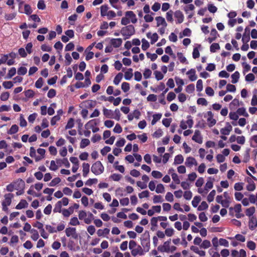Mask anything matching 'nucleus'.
I'll use <instances>...</instances> for the list:
<instances>
[{"label": "nucleus", "mask_w": 257, "mask_h": 257, "mask_svg": "<svg viewBox=\"0 0 257 257\" xmlns=\"http://www.w3.org/2000/svg\"><path fill=\"white\" fill-rule=\"evenodd\" d=\"M141 245L144 250L146 252L149 251L150 248V233L148 231H146L141 238Z\"/></svg>", "instance_id": "1"}, {"label": "nucleus", "mask_w": 257, "mask_h": 257, "mask_svg": "<svg viewBox=\"0 0 257 257\" xmlns=\"http://www.w3.org/2000/svg\"><path fill=\"white\" fill-rule=\"evenodd\" d=\"M135 33V30L134 26L130 25L122 28L120 33L123 36H125L124 39H128L131 36Z\"/></svg>", "instance_id": "2"}, {"label": "nucleus", "mask_w": 257, "mask_h": 257, "mask_svg": "<svg viewBox=\"0 0 257 257\" xmlns=\"http://www.w3.org/2000/svg\"><path fill=\"white\" fill-rule=\"evenodd\" d=\"M91 172L95 175H99L104 171V167L99 161L92 164L91 168Z\"/></svg>", "instance_id": "3"}, {"label": "nucleus", "mask_w": 257, "mask_h": 257, "mask_svg": "<svg viewBox=\"0 0 257 257\" xmlns=\"http://www.w3.org/2000/svg\"><path fill=\"white\" fill-rule=\"evenodd\" d=\"M65 231L67 237H71L74 239H78L79 234L77 232L76 228L68 227L66 228Z\"/></svg>", "instance_id": "4"}, {"label": "nucleus", "mask_w": 257, "mask_h": 257, "mask_svg": "<svg viewBox=\"0 0 257 257\" xmlns=\"http://www.w3.org/2000/svg\"><path fill=\"white\" fill-rule=\"evenodd\" d=\"M174 17L177 19L176 24H181L184 21V16L182 12L180 10L175 11Z\"/></svg>", "instance_id": "5"}, {"label": "nucleus", "mask_w": 257, "mask_h": 257, "mask_svg": "<svg viewBox=\"0 0 257 257\" xmlns=\"http://www.w3.org/2000/svg\"><path fill=\"white\" fill-rule=\"evenodd\" d=\"M15 190H18L19 189H25V183L22 179H18L13 182Z\"/></svg>", "instance_id": "6"}, {"label": "nucleus", "mask_w": 257, "mask_h": 257, "mask_svg": "<svg viewBox=\"0 0 257 257\" xmlns=\"http://www.w3.org/2000/svg\"><path fill=\"white\" fill-rule=\"evenodd\" d=\"M208 118L207 121L208 123V125L210 127L213 126L216 123V120L213 118V114L211 111H208L207 112Z\"/></svg>", "instance_id": "7"}, {"label": "nucleus", "mask_w": 257, "mask_h": 257, "mask_svg": "<svg viewBox=\"0 0 257 257\" xmlns=\"http://www.w3.org/2000/svg\"><path fill=\"white\" fill-rule=\"evenodd\" d=\"M248 226L251 230H254L257 227V219L255 216H251L249 218Z\"/></svg>", "instance_id": "8"}, {"label": "nucleus", "mask_w": 257, "mask_h": 257, "mask_svg": "<svg viewBox=\"0 0 257 257\" xmlns=\"http://www.w3.org/2000/svg\"><path fill=\"white\" fill-rule=\"evenodd\" d=\"M192 139L197 143H202V138L199 130H196L195 131L194 134L193 136Z\"/></svg>", "instance_id": "9"}, {"label": "nucleus", "mask_w": 257, "mask_h": 257, "mask_svg": "<svg viewBox=\"0 0 257 257\" xmlns=\"http://www.w3.org/2000/svg\"><path fill=\"white\" fill-rule=\"evenodd\" d=\"M250 30L248 27L245 29L244 33L243 34L242 41L243 43H247L250 40Z\"/></svg>", "instance_id": "10"}, {"label": "nucleus", "mask_w": 257, "mask_h": 257, "mask_svg": "<svg viewBox=\"0 0 257 257\" xmlns=\"http://www.w3.org/2000/svg\"><path fill=\"white\" fill-rule=\"evenodd\" d=\"M125 16L127 17L128 19H131L132 23L135 24L137 22V19L135 13L133 11H127L125 13Z\"/></svg>", "instance_id": "11"}, {"label": "nucleus", "mask_w": 257, "mask_h": 257, "mask_svg": "<svg viewBox=\"0 0 257 257\" xmlns=\"http://www.w3.org/2000/svg\"><path fill=\"white\" fill-rule=\"evenodd\" d=\"M143 250L144 249L141 245H138L136 246V248L132 249V250L131 251V253L134 256H136L137 254L143 255Z\"/></svg>", "instance_id": "12"}, {"label": "nucleus", "mask_w": 257, "mask_h": 257, "mask_svg": "<svg viewBox=\"0 0 257 257\" xmlns=\"http://www.w3.org/2000/svg\"><path fill=\"white\" fill-rule=\"evenodd\" d=\"M14 197V195L12 193H8L5 195V200L2 204L9 206L11 204L12 199Z\"/></svg>", "instance_id": "13"}, {"label": "nucleus", "mask_w": 257, "mask_h": 257, "mask_svg": "<svg viewBox=\"0 0 257 257\" xmlns=\"http://www.w3.org/2000/svg\"><path fill=\"white\" fill-rule=\"evenodd\" d=\"M158 250L162 252H170V245L167 244L166 242L164 243L163 245H159L158 247Z\"/></svg>", "instance_id": "14"}, {"label": "nucleus", "mask_w": 257, "mask_h": 257, "mask_svg": "<svg viewBox=\"0 0 257 257\" xmlns=\"http://www.w3.org/2000/svg\"><path fill=\"white\" fill-rule=\"evenodd\" d=\"M186 74L189 75V78L191 81H195L197 78V75H196V71L194 69H191L187 72Z\"/></svg>", "instance_id": "15"}, {"label": "nucleus", "mask_w": 257, "mask_h": 257, "mask_svg": "<svg viewBox=\"0 0 257 257\" xmlns=\"http://www.w3.org/2000/svg\"><path fill=\"white\" fill-rule=\"evenodd\" d=\"M122 40L120 38H113L111 40V44L114 48H118L122 44Z\"/></svg>", "instance_id": "16"}, {"label": "nucleus", "mask_w": 257, "mask_h": 257, "mask_svg": "<svg viewBox=\"0 0 257 257\" xmlns=\"http://www.w3.org/2000/svg\"><path fill=\"white\" fill-rule=\"evenodd\" d=\"M155 20L157 21V27H159L160 25H163L166 27L167 26L165 20L163 17L160 16L157 17H156Z\"/></svg>", "instance_id": "17"}, {"label": "nucleus", "mask_w": 257, "mask_h": 257, "mask_svg": "<svg viewBox=\"0 0 257 257\" xmlns=\"http://www.w3.org/2000/svg\"><path fill=\"white\" fill-rule=\"evenodd\" d=\"M185 164L187 166L191 167L193 165H197V163L194 158L189 157L186 159Z\"/></svg>", "instance_id": "18"}, {"label": "nucleus", "mask_w": 257, "mask_h": 257, "mask_svg": "<svg viewBox=\"0 0 257 257\" xmlns=\"http://www.w3.org/2000/svg\"><path fill=\"white\" fill-rule=\"evenodd\" d=\"M103 113L104 115L107 118H112V117H113L114 113L110 109H108L104 107L103 109Z\"/></svg>", "instance_id": "19"}, {"label": "nucleus", "mask_w": 257, "mask_h": 257, "mask_svg": "<svg viewBox=\"0 0 257 257\" xmlns=\"http://www.w3.org/2000/svg\"><path fill=\"white\" fill-rule=\"evenodd\" d=\"M28 205V202L26 200L22 199L18 205L16 206L17 209H22L27 207Z\"/></svg>", "instance_id": "20"}, {"label": "nucleus", "mask_w": 257, "mask_h": 257, "mask_svg": "<svg viewBox=\"0 0 257 257\" xmlns=\"http://www.w3.org/2000/svg\"><path fill=\"white\" fill-rule=\"evenodd\" d=\"M83 167V176L85 177L87 176L89 172L90 165L88 163H84L82 165Z\"/></svg>", "instance_id": "21"}, {"label": "nucleus", "mask_w": 257, "mask_h": 257, "mask_svg": "<svg viewBox=\"0 0 257 257\" xmlns=\"http://www.w3.org/2000/svg\"><path fill=\"white\" fill-rule=\"evenodd\" d=\"M239 76L240 74L238 71H235L234 73H233L231 76L232 78L231 82L233 84L236 83L238 81Z\"/></svg>", "instance_id": "22"}, {"label": "nucleus", "mask_w": 257, "mask_h": 257, "mask_svg": "<svg viewBox=\"0 0 257 257\" xmlns=\"http://www.w3.org/2000/svg\"><path fill=\"white\" fill-rule=\"evenodd\" d=\"M73 212V208L72 207H70L68 209H64L62 210V214L65 217H69Z\"/></svg>", "instance_id": "23"}, {"label": "nucleus", "mask_w": 257, "mask_h": 257, "mask_svg": "<svg viewBox=\"0 0 257 257\" xmlns=\"http://www.w3.org/2000/svg\"><path fill=\"white\" fill-rule=\"evenodd\" d=\"M108 9V6L107 5H104L101 6L100 14L102 17H104L107 15Z\"/></svg>", "instance_id": "24"}, {"label": "nucleus", "mask_w": 257, "mask_h": 257, "mask_svg": "<svg viewBox=\"0 0 257 257\" xmlns=\"http://www.w3.org/2000/svg\"><path fill=\"white\" fill-rule=\"evenodd\" d=\"M123 77V74L122 73H118L114 77L113 80V83L115 85H118L120 81L121 80Z\"/></svg>", "instance_id": "25"}, {"label": "nucleus", "mask_w": 257, "mask_h": 257, "mask_svg": "<svg viewBox=\"0 0 257 257\" xmlns=\"http://www.w3.org/2000/svg\"><path fill=\"white\" fill-rule=\"evenodd\" d=\"M236 112L238 115H243L244 117H247L249 116L244 107H240L238 108Z\"/></svg>", "instance_id": "26"}, {"label": "nucleus", "mask_w": 257, "mask_h": 257, "mask_svg": "<svg viewBox=\"0 0 257 257\" xmlns=\"http://www.w3.org/2000/svg\"><path fill=\"white\" fill-rule=\"evenodd\" d=\"M18 131V126L17 124H13L12 125L10 130L8 131V134L9 135H13L17 133Z\"/></svg>", "instance_id": "27"}, {"label": "nucleus", "mask_w": 257, "mask_h": 257, "mask_svg": "<svg viewBox=\"0 0 257 257\" xmlns=\"http://www.w3.org/2000/svg\"><path fill=\"white\" fill-rule=\"evenodd\" d=\"M133 76V69L132 68H129L128 69L127 71H126L124 73V78L126 80H130Z\"/></svg>", "instance_id": "28"}, {"label": "nucleus", "mask_w": 257, "mask_h": 257, "mask_svg": "<svg viewBox=\"0 0 257 257\" xmlns=\"http://www.w3.org/2000/svg\"><path fill=\"white\" fill-rule=\"evenodd\" d=\"M75 243L74 241L72 240H69L68 243V247L69 249L71 250L76 251L80 249V247L78 245L77 246L76 248H75L74 247Z\"/></svg>", "instance_id": "29"}, {"label": "nucleus", "mask_w": 257, "mask_h": 257, "mask_svg": "<svg viewBox=\"0 0 257 257\" xmlns=\"http://www.w3.org/2000/svg\"><path fill=\"white\" fill-rule=\"evenodd\" d=\"M177 57L181 63H186V64L188 63L186 57L185 56H184L182 53H181V52L177 53Z\"/></svg>", "instance_id": "30"}, {"label": "nucleus", "mask_w": 257, "mask_h": 257, "mask_svg": "<svg viewBox=\"0 0 257 257\" xmlns=\"http://www.w3.org/2000/svg\"><path fill=\"white\" fill-rule=\"evenodd\" d=\"M109 233V229L105 228L104 229H99L97 230V234L98 236H101L104 235H107Z\"/></svg>", "instance_id": "31"}, {"label": "nucleus", "mask_w": 257, "mask_h": 257, "mask_svg": "<svg viewBox=\"0 0 257 257\" xmlns=\"http://www.w3.org/2000/svg\"><path fill=\"white\" fill-rule=\"evenodd\" d=\"M201 198L199 196H196L194 197L193 200L192 201V205L194 207H197L199 203L200 202Z\"/></svg>", "instance_id": "32"}, {"label": "nucleus", "mask_w": 257, "mask_h": 257, "mask_svg": "<svg viewBox=\"0 0 257 257\" xmlns=\"http://www.w3.org/2000/svg\"><path fill=\"white\" fill-rule=\"evenodd\" d=\"M31 233H32V239L35 241H36L39 237L38 231L35 229H32L31 230Z\"/></svg>", "instance_id": "33"}, {"label": "nucleus", "mask_w": 257, "mask_h": 257, "mask_svg": "<svg viewBox=\"0 0 257 257\" xmlns=\"http://www.w3.org/2000/svg\"><path fill=\"white\" fill-rule=\"evenodd\" d=\"M94 219V216L91 212H88L87 214V217L84 219V222L86 224H90Z\"/></svg>", "instance_id": "34"}, {"label": "nucleus", "mask_w": 257, "mask_h": 257, "mask_svg": "<svg viewBox=\"0 0 257 257\" xmlns=\"http://www.w3.org/2000/svg\"><path fill=\"white\" fill-rule=\"evenodd\" d=\"M184 158L182 155H178L175 157L174 164H180L183 162Z\"/></svg>", "instance_id": "35"}, {"label": "nucleus", "mask_w": 257, "mask_h": 257, "mask_svg": "<svg viewBox=\"0 0 257 257\" xmlns=\"http://www.w3.org/2000/svg\"><path fill=\"white\" fill-rule=\"evenodd\" d=\"M61 207H62V203L61 201H58L55 204V207L53 209L54 212H59L60 213L61 212Z\"/></svg>", "instance_id": "36"}, {"label": "nucleus", "mask_w": 257, "mask_h": 257, "mask_svg": "<svg viewBox=\"0 0 257 257\" xmlns=\"http://www.w3.org/2000/svg\"><path fill=\"white\" fill-rule=\"evenodd\" d=\"M220 49V46L218 43H214L211 44L210 47V51L212 53H214L217 50Z\"/></svg>", "instance_id": "37"}, {"label": "nucleus", "mask_w": 257, "mask_h": 257, "mask_svg": "<svg viewBox=\"0 0 257 257\" xmlns=\"http://www.w3.org/2000/svg\"><path fill=\"white\" fill-rule=\"evenodd\" d=\"M90 144V141L87 139H83L80 143V147L82 149L85 148Z\"/></svg>", "instance_id": "38"}, {"label": "nucleus", "mask_w": 257, "mask_h": 257, "mask_svg": "<svg viewBox=\"0 0 257 257\" xmlns=\"http://www.w3.org/2000/svg\"><path fill=\"white\" fill-rule=\"evenodd\" d=\"M255 212V207H251L249 208L246 209L245 213L246 215L249 217V218L251 216H253L252 215Z\"/></svg>", "instance_id": "39"}, {"label": "nucleus", "mask_w": 257, "mask_h": 257, "mask_svg": "<svg viewBox=\"0 0 257 257\" xmlns=\"http://www.w3.org/2000/svg\"><path fill=\"white\" fill-rule=\"evenodd\" d=\"M142 49L143 50L146 51L150 47L149 43L144 38L142 40Z\"/></svg>", "instance_id": "40"}, {"label": "nucleus", "mask_w": 257, "mask_h": 257, "mask_svg": "<svg viewBox=\"0 0 257 257\" xmlns=\"http://www.w3.org/2000/svg\"><path fill=\"white\" fill-rule=\"evenodd\" d=\"M216 192L215 190H212L208 195L207 196V199L209 202H211L213 201L214 196L215 195Z\"/></svg>", "instance_id": "41"}, {"label": "nucleus", "mask_w": 257, "mask_h": 257, "mask_svg": "<svg viewBox=\"0 0 257 257\" xmlns=\"http://www.w3.org/2000/svg\"><path fill=\"white\" fill-rule=\"evenodd\" d=\"M74 120L73 118H70L68 120L67 123L66 125L65 126V129L67 130V129L71 128L74 126Z\"/></svg>", "instance_id": "42"}, {"label": "nucleus", "mask_w": 257, "mask_h": 257, "mask_svg": "<svg viewBox=\"0 0 257 257\" xmlns=\"http://www.w3.org/2000/svg\"><path fill=\"white\" fill-rule=\"evenodd\" d=\"M208 207L207 203L205 201H202L201 204L198 207V210L202 211L207 209Z\"/></svg>", "instance_id": "43"}, {"label": "nucleus", "mask_w": 257, "mask_h": 257, "mask_svg": "<svg viewBox=\"0 0 257 257\" xmlns=\"http://www.w3.org/2000/svg\"><path fill=\"white\" fill-rule=\"evenodd\" d=\"M156 192L157 193H163L165 192V188L162 184H159L157 185Z\"/></svg>", "instance_id": "44"}, {"label": "nucleus", "mask_w": 257, "mask_h": 257, "mask_svg": "<svg viewBox=\"0 0 257 257\" xmlns=\"http://www.w3.org/2000/svg\"><path fill=\"white\" fill-rule=\"evenodd\" d=\"M25 95L27 98L33 97L35 95V92L32 89H28L25 92Z\"/></svg>", "instance_id": "45"}, {"label": "nucleus", "mask_w": 257, "mask_h": 257, "mask_svg": "<svg viewBox=\"0 0 257 257\" xmlns=\"http://www.w3.org/2000/svg\"><path fill=\"white\" fill-rule=\"evenodd\" d=\"M61 182V179L59 177H56L54 178L51 182L49 183V185L50 186H55L58 184H59Z\"/></svg>", "instance_id": "46"}, {"label": "nucleus", "mask_w": 257, "mask_h": 257, "mask_svg": "<svg viewBox=\"0 0 257 257\" xmlns=\"http://www.w3.org/2000/svg\"><path fill=\"white\" fill-rule=\"evenodd\" d=\"M211 245L210 241L208 240H204L200 245L201 248L206 249L209 248Z\"/></svg>", "instance_id": "47"}, {"label": "nucleus", "mask_w": 257, "mask_h": 257, "mask_svg": "<svg viewBox=\"0 0 257 257\" xmlns=\"http://www.w3.org/2000/svg\"><path fill=\"white\" fill-rule=\"evenodd\" d=\"M130 84L128 83L124 82L121 84V89L123 92H127L130 90Z\"/></svg>", "instance_id": "48"}, {"label": "nucleus", "mask_w": 257, "mask_h": 257, "mask_svg": "<svg viewBox=\"0 0 257 257\" xmlns=\"http://www.w3.org/2000/svg\"><path fill=\"white\" fill-rule=\"evenodd\" d=\"M43 79L42 77H40L35 82V87L37 88H41L43 84Z\"/></svg>", "instance_id": "49"}, {"label": "nucleus", "mask_w": 257, "mask_h": 257, "mask_svg": "<svg viewBox=\"0 0 257 257\" xmlns=\"http://www.w3.org/2000/svg\"><path fill=\"white\" fill-rule=\"evenodd\" d=\"M80 222L76 217H73L70 219L69 224L73 226L79 225Z\"/></svg>", "instance_id": "50"}, {"label": "nucleus", "mask_w": 257, "mask_h": 257, "mask_svg": "<svg viewBox=\"0 0 257 257\" xmlns=\"http://www.w3.org/2000/svg\"><path fill=\"white\" fill-rule=\"evenodd\" d=\"M151 74H152V71L150 69H148V68L145 69V70L143 73V75H144V78H145V79L149 78L151 77Z\"/></svg>", "instance_id": "51"}, {"label": "nucleus", "mask_w": 257, "mask_h": 257, "mask_svg": "<svg viewBox=\"0 0 257 257\" xmlns=\"http://www.w3.org/2000/svg\"><path fill=\"white\" fill-rule=\"evenodd\" d=\"M250 149H246L245 153L243 157V162L246 163L249 160L250 158V155H249V152H250Z\"/></svg>", "instance_id": "52"}, {"label": "nucleus", "mask_w": 257, "mask_h": 257, "mask_svg": "<svg viewBox=\"0 0 257 257\" xmlns=\"http://www.w3.org/2000/svg\"><path fill=\"white\" fill-rule=\"evenodd\" d=\"M186 91L188 93H192L195 90V86L193 84H190L187 86Z\"/></svg>", "instance_id": "53"}, {"label": "nucleus", "mask_w": 257, "mask_h": 257, "mask_svg": "<svg viewBox=\"0 0 257 257\" xmlns=\"http://www.w3.org/2000/svg\"><path fill=\"white\" fill-rule=\"evenodd\" d=\"M247 247L250 250H254L256 247V244L254 242L250 240L247 242Z\"/></svg>", "instance_id": "54"}, {"label": "nucleus", "mask_w": 257, "mask_h": 257, "mask_svg": "<svg viewBox=\"0 0 257 257\" xmlns=\"http://www.w3.org/2000/svg\"><path fill=\"white\" fill-rule=\"evenodd\" d=\"M154 74L157 80H161L164 78V75L160 71H155Z\"/></svg>", "instance_id": "55"}, {"label": "nucleus", "mask_w": 257, "mask_h": 257, "mask_svg": "<svg viewBox=\"0 0 257 257\" xmlns=\"http://www.w3.org/2000/svg\"><path fill=\"white\" fill-rule=\"evenodd\" d=\"M27 69L25 67H20L18 68V74L20 75H24L26 74Z\"/></svg>", "instance_id": "56"}, {"label": "nucleus", "mask_w": 257, "mask_h": 257, "mask_svg": "<svg viewBox=\"0 0 257 257\" xmlns=\"http://www.w3.org/2000/svg\"><path fill=\"white\" fill-rule=\"evenodd\" d=\"M196 89L199 92H200L203 89V82L201 79H199L196 84Z\"/></svg>", "instance_id": "57"}, {"label": "nucleus", "mask_w": 257, "mask_h": 257, "mask_svg": "<svg viewBox=\"0 0 257 257\" xmlns=\"http://www.w3.org/2000/svg\"><path fill=\"white\" fill-rule=\"evenodd\" d=\"M205 92L209 96H212L214 94V90L210 86H208L205 89Z\"/></svg>", "instance_id": "58"}, {"label": "nucleus", "mask_w": 257, "mask_h": 257, "mask_svg": "<svg viewBox=\"0 0 257 257\" xmlns=\"http://www.w3.org/2000/svg\"><path fill=\"white\" fill-rule=\"evenodd\" d=\"M152 175L153 177L157 179H160L163 176L162 174L158 171H153L152 172Z\"/></svg>", "instance_id": "59"}, {"label": "nucleus", "mask_w": 257, "mask_h": 257, "mask_svg": "<svg viewBox=\"0 0 257 257\" xmlns=\"http://www.w3.org/2000/svg\"><path fill=\"white\" fill-rule=\"evenodd\" d=\"M3 86L6 89H10L13 86V83L12 81H4L3 83Z\"/></svg>", "instance_id": "60"}, {"label": "nucleus", "mask_w": 257, "mask_h": 257, "mask_svg": "<svg viewBox=\"0 0 257 257\" xmlns=\"http://www.w3.org/2000/svg\"><path fill=\"white\" fill-rule=\"evenodd\" d=\"M163 135V132L161 129H158L153 134V137L155 138H159Z\"/></svg>", "instance_id": "61"}, {"label": "nucleus", "mask_w": 257, "mask_h": 257, "mask_svg": "<svg viewBox=\"0 0 257 257\" xmlns=\"http://www.w3.org/2000/svg\"><path fill=\"white\" fill-rule=\"evenodd\" d=\"M10 96V94L8 92H3L1 95V99L2 101L7 100Z\"/></svg>", "instance_id": "62"}, {"label": "nucleus", "mask_w": 257, "mask_h": 257, "mask_svg": "<svg viewBox=\"0 0 257 257\" xmlns=\"http://www.w3.org/2000/svg\"><path fill=\"white\" fill-rule=\"evenodd\" d=\"M165 199L167 201L172 202L174 200L173 195L171 192H167L165 196Z\"/></svg>", "instance_id": "63"}, {"label": "nucleus", "mask_w": 257, "mask_h": 257, "mask_svg": "<svg viewBox=\"0 0 257 257\" xmlns=\"http://www.w3.org/2000/svg\"><path fill=\"white\" fill-rule=\"evenodd\" d=\"M25 13L27 15H30L32 13L31 6L29 5L26 4L24 6Z\"/></svg>", "instance_id": "64"}]
</instances>
